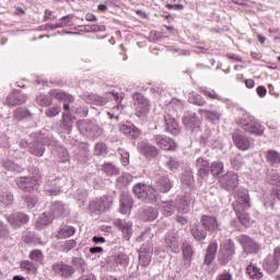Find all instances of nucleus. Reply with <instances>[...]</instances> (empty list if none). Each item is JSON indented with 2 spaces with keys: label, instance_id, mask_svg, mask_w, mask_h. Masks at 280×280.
Returning a JSON list of instances; mask_svg holds the SVG:
<instances>
[{
  "label": "nucleus",
  "instance_id": "30",
  "mask_svg": "<svg viewBox=\"0 0 280 280\" xmlns=\"http://www.w3.org/2000/svg\"><path fill=\"white\" fill-rule=\"evenodd\" d=\"M51 222H54V215H51V213L44 212L43 215L37 219L35 226L36 229L42 230L45 229L47 224H51Z\"/></svg>",
  "mask_w": 280,
  "mask_h": 280
},
{
  "label": "nucleus",
  "instance_id": "53",
  "mask_svg": "<svg viewBox=\"0 0 280 280\" xmlns=\"http://www.w3.org/2000/svg\"><path fill=\"white\" fill-rule=\"evenodd\" d=\"M119 154H120V161L124 167L128 166L130 164V153L124 149H119Z\"/></svg>",
  "mask_w": 280,
  "mask_h": 280
},
{
  "label": "nucleus",
  "instance_id": "54",
  "mask_svg": "<svg viewBox=\"0 0 280 280\" xmlns=\"http://www.w3.org/2000/svg\"><path fill=\"white\" fill-rule=\"evenodd\" d=\"M183 121H184L185 126H189V127H191V125L200 126V119H198V116H196V114H194L191 116V118L185 117Z\"/></svg>",
  "mask_w": 280,
  "mask_h": 280
},
{
  "label": "nucleus",
  "instance_id": "46",
  "mask_svg": "<svg viewBox=\"0 0 280 280\" xmlns=\"http://www.w3.org/2000/svg\"><path fill=\"white\" fill-rule=\"evenodd\" d=\"M27 117H32V113L25 108H16L14 112V118L18 119V121H21V119H27Z\"/></svg>",
  "mask_w": 280,
  "mask_h": 280
},
{
  "label": "nucleus",
  "instance_id": "12",
  "mask_svg": "<svg viewBox=\"0 0 280 280\" xmlns=\"http://www.w3.org/2000/svg\"><path fill=\"white\" fill-rule=\"evenodd\" d=\"M14 203V195L8 186L0 184V207H12Z\"/></svg>",
  "mask_w": 280,
  "mask_h": 280
},
{
  "label": "nucleus",
  "instance_id": "6",
  "mask_svg": "<svg viewBox=\"0 0 280 280\" xmlns=\"http://www.w3.org/2000/svg\"><path fill=\"white\" fill-rule=\"evenodd\" d=\"M233 255H235V244L231 241H225L221 244L219 249V261L223 266L229 264L231 259H233Z\"/></svg>",
  "mask_w": 280,
  "mask_h": 280
},
{
  "label": "nucleus",
  "instance_id": "59",
  "mask_svg": "<svg viewBox=\"0 0 280 280\" xmlns=\"http://www.w3.org/2000/svg\"><path fill=\"white\" fill-rule=\"evenodd\" d=\"M183 255L185 259H191V256L194 255V249L191 248V245L189 244L183 245Z\"/></svg>",
  "mask_w": 280,
  "mask_h": 280
},
{
  "label": "nucleus",
  "instance_id": "32",
  "mask_svg": "<svg viewBox=\"0 0 280 280\" xmlns=\"http://www.w3.org/2000/svg\"><path fill=\"white\" fill-rule=\"evenodd\" d=\"M119 130L120 132H122V135H126L127 137L137 138L139 137V135H141V132L137 127H135V125H122L120 126Z\"/></svg>",
  "mask_w": 280,
  "mask_h": 280
},
{
  "label": "nucleus",
  "instance_id": "1",
  "mask_svg": "<svg viewBox=\"0 0 280 280\" xmlns=\"http://www.w3.org/2000/svg\"><path fill=\"white\" fill-rule=\"evenodd\" d=\"M233 208L241 224H243V226H250V214L246 212V209H250V195L248 190L244 188L238 189Z\"/></svg>",
  "mask_w": 280,
  "mask_h": 280
},
{
  "label": "nucleus",
  "instance_id": "27",
  "mask_svg": "<svg viewBox=\"0 0 280 280\" xmlns=\"http://www.w3.org/2000/svg\"><path fill=\"white\" fill-rule=\"evenodd\" d=\"M199 115L203 117V119H208V121H212V124H215L222 117V114L215 110H208L200 108L198 110Z\"/></svg>",
  "mask_w": 280,
  "mask_h": 280
},
{
  "label": "nucleus",
  "instance_id": "40",
  "mask_svg": "<svg viewBox=\"0 0 280 280\" xmlns=\"http://www.w3.org/2000/svg\"><path fill=\"white\" fill-rule=\"evenodd\" d=\"M158 189L162 191V194H167L172 189V182L167 177H161L158 182Z\"/></svg>",
  "mask_w": 280,
  "mask_h": 280
},
{
  "label": "nucleus",
  "instance_id": "21",
  "mask_svg": "<svg viewBox=\"0 0 280 280\" xmlns=\"http://www.w3.org/2000/svg\"><path fill=\"white\" fill-rule=\"evenodd\" d=\"M130 209H132V197L126 192H122L120 196V213L124 215L130 213Z\"/></svg>",
  "mask_w": 280,
  "mask_h": 280
},
{
  "label": "nucleus",
  "instance_id": "10",
  "mask_svg": "<svg viewBox=\"0 0 280 280\" xmlns=\"http://www.w3.org/2000/svg\"><path fill=\"white\" fill-rule=\"evenodd\" d=\"M219 183L222 189H226V191H233V189H235V187L238 185L237 174L228 172L220 178Z\"/></svg>",
  "mask_w": 280,
  "mask_h": 280
},
{
  "label": "nucleus",
  "instance_id": "43",
  "mask_svg": "<svg viewBox=\"0 0 280 280\" xmlns=\"http://www.w3.org/2000/svg\"><path fill=\"white\" fill-rule=\"evenodd\" d=\"M163 215H172L174 213V201H164L161 205Z\"/></svg>",
  "mask_w": 280,
  "mask_h": 280
},
{
  "label": "nucleus",
  "instance_id": "11",
  "mask_svg": "<svg viewBox=\"0 0 280 280\" xmlns=\"http://www.w3.org/2000/svg\"><path fill=\"white\" fill-rule=\"evenodd\" d=\"M200 222L205 231H208L209 233H215L220 231V222L218 221V218L213 215L203 214L200 219Z\"/></svg>",
  "mask_w": 280,
  "mask_h": 280
},
{
  "label": "nucleus",
  "instance_id": "3",
  "mask_svg": "<svg viewBox=\"0 0 280 280\" xmlns=\"http://www.w3.org/2000/svg\"><path fill=\"white\" fill-rule=\"evenodd\" d=\"M133 194L139 200H148L149 202H154L156 200V189L147 184H136L133 186Z\"/></svg>",
  "mask_w": 280,
  "mask_h": 280
},
{
  "label": "nucleus",
  "instance_id": "58",
  "mask_svg": "<svg viewBox=\"0 0 280 280\" xmlns=\"http://www.w3.org/2000/svg\"><path fill=\"white\" fill-rule=\"evenodd\" d=\"M61 110H62V107L60 105L50 107L49 109L46 110V116L56 117L57 115H60Z\"/></svg>",
  "mask_w": 280,
  "mask_h": 280
},
{
  "label": "nucleus",
  "instance_id": "48",
  "mask_svg": "<svg viewBox=\"0 0 280 280\" xmlns=\"http://www.w3.org/2000/svg\"><path fill=\"white\" fill-rule=\"evenodd\" d=\"M129 261H130V258L128 257V255L124 253H120L115 257V264H117L118 266H122V268H126Z\"/></svg>",
  "mask_w": 280,
  "mask_h": 280
},
{
  "label": "nucleus",
  "instance_id": "22",
  "mask_svg": "<svg viewBox=\"0 0 280 280\" xmlns=\"http://www.w3.org/2000/svg\"><path fill=\"white\" fill-rule=\"evenodd\" d=\"M155 141L162 150H176V142L167 137L156 136Z\"/></svg>",
  "mask_w": 280,
  "mask_h": 280
},
{
  "label": "nucleus",
  "instance_id": "42",
  "mask_svg": "<svg viewBox=\"0 0 280 280\" xmlns=\"http://www.w3.org/2000/svg\"><path fill=\"white\" fill-rule=\"evenodd\" d=\"M102 171L104 174H107V176H117V174H119V168H117L113 163H105Z\"/></svg>",
  "mask_w": 280,
  "mask_h": 280
},
{
  "label": "nucleus",
  "instance_id": "33",
  "mask_svg": "<svg viewBox=\"0 0 280 280\" xmlns=\"http://www.w3.org/2000/svg\"><path fill=\"white\" fill-rule=\"evenodd\" d=\"M62 132L66 135H70L71 130L73 128V119L71 118V115L69 114H63L62 116V124L60 126Z\"/></svg>",
  "mask_w": 280,
  "mask_h": 280
},
{
  "label": "nucleus",
  "instance_id": "56",
  "mask_svg": "<svg viewBox=\"0 0 280 280\" xmlns=\"http://www.w3.org/2000/svg\"><path fill=\"white\" fill-rule=\"evenodd\" d=\"M75 246H78V243L74 240L65 241L61 244V248L62 250H66V253H69V250H72Z\"/></svg>",
  "mask_w": 280,
  "mask_h": 280
},
{
  "label": "nucleus",
  "instance_id": "38",
  "mask_svg": "<svg viewBox=\"0 0 280 280\" xmlns=\"http://www.w3.org/2000/svg\"><path fill=\"white\" fill-rule=\"evenodd\" d=\"M20 268L23 272H27L28 275H36L37 271L36 265L30 260L21 261Z\"/></svg>",
  "mask_w": 280,
  "mask_h": 280
},
{
  "label": "nucleus",
  "instance_id": "35",
  "mask_svg": "<svg viewBox=\"0 0 280 280\" xmlns=\"http://www.w3.org/2000/svg\"><path fill=\"white\" fill-rule=\"evenodd\" d=\"M73 15H66L59 20L58 23L50 25V30H56L58 27H73Z\"/></svg>",
  "mask_w": 280,
  "mask_h": 280
},
{
  "label": "nucleus",
  "instance_id": "45",
  "mask_svg": "<svg viewBox=\"0 0 280 280\" xmlns=\"http://www.w3.org/2000/svg\"><path fill=\"white\" fill-rule=\"evenodd\" d=\"M212 176H220L224 172V164L222 162H213L210 166Z\"/></svg>",
  "mask_w": 280,
  "mask_h": 280
},
{
  "label": "nucleus",
  "instance_id": "24",
  "mask_svg": "<svg viewBox=\"0 0 280 280\" xmlns=\"http://www.w3.org/2000/svg\"><path fill=\"white\" fill-rule=\"evenodd\" d=\"M164 121H165L166 132H170L171 135H178L179 128H178V122L176 121V119H174L170 115H166V116H164Z\"/></svg>",
  "mask_w": 280,
  "mask_h": 280
},
{
  "label": "nucleus",
  "instance_id": "28",
  "mask_svg": "<svg viewBox=\"0 0 280 280\" xmlns=\"http://www.w3.org/2000/svg\"><path fill=\"white\" fill-rule=\"evenodd\" d=\"M190 202H191V199L187 196L177 198L176 208L178 213H189Z\"/></svg>",
  "mask_w": 280,
  "mask_h": 280
},
{
  "label": "nucleus",
  "instance_id": "4",
  "mask_svg": "<svg viewBox=\"0 0 280 280\" xmlns=\"http://www.w3.org/2000/svg\"><path fill=\"white\" fill-rule=\"evenodd\" d=\"M132 100L137 117H145L150 113V101L141 93H135Z\"/></svg>",
  "mask_w": 280,
  "mask_h": 280
},
{
  "label": "nucleus",
  "instance_id": "52",
  "mask_svg": "<svg viewBox=\"0 0 280 280\" xmlns=\"http://www.w3.org/2000/svg\"><path fill=\"white\" fill-rule=\"evenodd\" d=\"M36 104H38L39 106H49L51 104V98H49V96L45 94H39L36 97Z\"/></svg>",
  "mask_w": 280,
  "mask_h": 280
},
{
  "label": "nucleus",
  "instance_id": "9",
  "mask_svg": "<svg viewBox=\"0 0 280 280\" xmlns=\"http://www.w3.org/2000/svg\"><path fill=\"white\" fill-rule=\"evenodd\" d=\"M5 220L11 226H13V229H21V226L30 222V217L24 212H13L11 214H7Z\"/></svg>",
  "mask_w": 280,
  "mask_h": 280
},
{
  "label": "nucleus",
  "instance_id": "41",
  "mask_svg": "<svg viewBox=\"0 0 280 280\" xmlns=\"http://www.w3.org/2000/svg\"><path fill=\"white\" fill-rule=\"evenodd\" d=\"M264 268L267 270V272H277L279 268V262L276 261L275 258L268 257L264 262Z\"/></svg>",
  "mask_w": 280,
  "mask_h": 280
},
{
  "label": "nucleus",
  "instance_id": "55",
  "mask_svg": "<svg viewBox=\"0 0 280 280\" xmlns=\"http://www.w3.org/2000/svg\"><path fill=\"white\" fill-rule=\"evenodd\" d=\"M8 237H10V229H8L3 221H0V238L8 240Z\"/></svg>",
  "mask_w": 280,
  "mask_h": 280
},
{
  "label": "nucleus",
  "instance_id": "25",
  "mask_svg": "<svg viewBox=\"0 0 280 280\" xmlns=\"http://www.w3.org/2000/svg\"><path fill=\"white\" fill-rule=\"evenodd\" d=\"M215 253H218V241L212 240L208 246L206 256H205V264L209 265L213 259H215Z\"/></svg>",
  "mask_w": 280,
  "mask_h": 280
},
{
  "label": "nucleus",
  "instance_id": "23",
  "mask_svg": "<svg viewBox=\"0 0 280 280\" xmlns=\"http://www.w3.org/2000/svg\"><path fill=\"white\" fill-rule=\"evenodd\" d=\"M152 261V247H141L140 254H139V264L140 266H150V262Z\"/></svg>",
  "mask_w": 280,
  "mask_h": 280
},
{
  "label": "nucleus",
  "instance_id": "19",
  "mask_svg": "<svg viewBox=\"0 0 280 280\" xmlns=\"http://www.w3.org/2000/svg\"><path fill=\"white\" fill-rule=\"evenodd\" d=\"M49 94L51 95V97H55V100H60L61 102H66L63 104V110H69V104H71L74 101L72 95L67 94L59 90H52L49 92Z\"/></svg>",
  "mask_w": 280,
  "mask_h": 280
},
{
  "label": "nucleus",
  "instance_id": "7",
  "mask_svg": "<svg viewBox=\"0 0 280 280\" xmlns=\"http://www.w3.org/2000/svg\"><path fill=\"white\" fill-rule=\"evenodd\" d=\"M16 186L19 189H22V191L32 192L34 189H38V176L35 177H27L22 176L18 177L15 179Z\"/></svg>",
  "mask_w": 280,
  "mask_h": 280
},
{
  "label": "nucleus",
  "instance_id": "15",
  "mask_svg": "<svg viewBox=\"0 0 280 280\" xmlns=\"http://www.w3.org/2000/svg\"><path fill=\"white\" fill-rule=\"evenodd\" d=\"M238 242L245 253H257L259 250V244L247 235L240 236Z\"/></svg>",
  "mask_w": 280,
  "mask_h": 280
},
{
  "label": "nucleus",
  "instance_id": "18",
  "mask_svg": "<svg viewBox=\"0 0 280 280\" xmlns=\"http://www.w3.org/2000/svg\"><path fill=\"white\" fill-rule=\"evenodd\" d=\"M106 97L117 102V106L114 107L112 112H108L110 119H119V115H121V112L124 110V106L119 105V94L115 92H107Z\"/></svg>",
  "mask_w": 280,
  "mask_h": 280
},
{
  "label": "nucleus",
  "instance_id": "37",
  "mask_svg": "<svg viewBox=\"0 0 280 280\" xmlns=\"http://www.w3.org/2000/svg\"><path fill=\"white\" fill-rule=\"evenodd\" d=\"M132 183V175L124 173L116 179V186L121 189L122 187H128Z\"/></svg>",
  "mask_w": 280,
  "mask_h": 280
},
{
  "label": "nucleus",
  "instance_id": "31",
  "mask_svg": "<svg viewBox=\"0 0 280 280\" xmlns=\"http://www.w3.org/2000/svg\"><path fill=\"white\" fill-rule=\"evenodd\" d=\"M75 235V228L71 225H63L57 232L58 240H67V237H71Z\"/></svg>",
  "mask_w": 280,
  "mask_h": 280
},
{
  "label": "nucleus",
  "instance_id": "16",
  "mask_svg": "<svg viewBox=\"0 0 280 280\" xmlns=\"http://www.w3.org/2000/svg\"><path fill=\"white\" fill-rule=\"evenodd\" d=\"M232 139L238 150H243V152L250 150V139H248V137L244 136L243 133L234 132Z\"/></svg>",
  "mask_w": 280,
  "mask_h": 280
},
{
  "label": "nucleus",
  "instance_id": "61",
  "mask_svg": "<svg viewBox=\"0 0 280 280\" xmlns=\"http://www.w3.org/2000/svg\"><path fill=\"white\" fill-rule=\"evenodd\" d=\"M24 202L28 209H34V207H36V202H38V199H36V197L26 196L24 198Z\"/></svg>",
  "mask_w": 280,
  "mask_h": 280
},
{
  "label": "nucleus",
  "instance_id": "29",
  "mask_svg": "<svg viewBox=\"0 0 280 280\" xmlns=\"http://www.w3.org/2000/svg\"><path fill=\"white\" fill-rule=\"evenodd\" d=\"M52 270L61 277H70V275L73 272V267L63 264H56L52 266Z\"/></svg>",
  "mask_w": 280,
  "mask_h": 280
},
{
  "label": "nucleus",
  "instance_id": "2",
  "mask_svg": "<svg viewBox=\"0 0 280 280\" xmlns=\"http://www.w3.org/2000/svg\"><path fill=\"white\" fill-rule=\"evenodd\" d=\"M236 124L241 126L245 132H249V135H264V125L254 116L243 115L236 120Z\"/></svg>",
  "mask_w": 280,
  "mask_h": 280
},
{
  "label": "nucleus",
  "instance_id": "20",
  "mask_svg": "<svg viewBox=\"0 0 280 280\" xmlns=\"http://www.w3.org/2000/svg\"><path fill=\"white\" fill-rule=\"evenodd\" d=\"M69 213V208L60 201H56L50 207V215L52 218H65Z\"/></svg>",
  "mask_w": 280,
  "mask_h": 280
},
{
  "label": "nucleus",
  "instance_id": "64",
  "mask_svg": "<svg viewBox=\"0 0 280 280\" xmlns=\"http://www.w3.org/2000/svg\"><path fill=\"white\" fill-rule=\"evenodd\" d=\"M198 175L200 178H207V176H209V163H205V165L198 170Z\"/></svg>",
  "mask_w": 280,
  "mask_h": 280
},
{
  "label": "nucleus",
  "instance_id": "14",
  "mask_svg": "<svg viewBox=\"0 0 280 280\" xmlns=\"http://www.w3.org/2000/svg\"><path fill=\"white\" fill-rule=\"evenodd\" d=\"M114 226L116 229H119V231L122 232L125 240H130L132 237V222L121 220V219H116L114 220Z\"/></svg>",
  "mask_w": 280,
  "mask_h": 280
},
{
  "label": "nucleus",
  "instance_id": "50",
  "mask_svg": "<svg viewBox=\"0 0 280 280\" xmlns=\"http://www.w3.org/2000/svg\"><path fill=\"white\" fill-rule=\"evenodd\" d=\"M28 257L35 264H42L43 262V252H40L39 249H35V250L31 252Z\"/></svg>",
  "mask_w": 280,
  "mask_h": 280
},
{
  "label": "nucleus",
  "instance_id": "36",
  "mask_svg": "<svg viewBox=\"0 0 280 280\" xmlns=\"http://www.w3.org/2000/svg\"><path fill=\"white\" fill-rule=\"evenodd\" d=\"M267 161L273 167H279V165H280V153L276 150L268 151Z\"/></svg>",
  "mask_w": 280,
  "mask_h": 280
},
{
  "label": "nucleus",
  "instance_id": "49",
  "mask_svg": "<svg viewBox=\"0 0 280 280\" xmlns=\"http://www.w3.org/2000/svg\"><path fill=\"white\" fill-rule=\"evenodd\" d=\"M200 93L205 94L206 97H209L210 100H219V102H224V98H222V96L218 95V93H215V91L213 90H206L200 88Z\"/></svg>",
  "mask_w": 280,
  "mask_h": 280
},
{
  "label": "nucleus",
  "instance_id": "39",
  "mask_svg": "<svg viewBox=\"0 0 280 280\" xmlns=\"http://www.w3.org/2000/svg\"><path fill=\"white\" fill-rule=\"evenodd\" d=\"M30 152L34 156H43L45 154V147L40 142H32L30 144Z\"/></svg>",
  "mask_w": 280,
  "mask_h": 280
},
{
  "label": "nucleus",
  "instance_id": "51",
  "mask_svg": "<svg viewBox=\"0 0 280 280\" xmlns=\"http://www.w3.org/2000/svg\"><path fill=\"white\" fill-rule=\"evenodd\" d=\"M94 152L97 154V156H104V154H107L108 148L104 142H98L95 145Z\"/></svg>",
  "mask_w": 280,
  "mask_h": 280
},
{
  "label": "nucleus",
  "instance_id": "13",
  "mask_svg": "<svg viewBox=\"0 0 280 280\" xmlns=\"http://www.w3.org/2000/svg\"><path fill=\"white\" fill-rule=\"evenodd\" d=\"M138 150L139 153L143 154L147 159H156V156H159V149L145 141L138 143Z\"/></svg>",
  "mask_w": 280,
  "mask_h": 280
},
{
  "label": "nucleus",
  "instance_id": "62",
  "mask_svg": "<svg viewBox=\"0 0 280 280\" xmlns=\"http://www.w3.org/2000/svg\"><path fill=\"white\" fill-rule=\"evenodd\" d=\"M166 165L171 172H175V170H178L180 167V163L177 162L176 159L171 158L167 162Z\"/></svg>",
  "mask_w": 280,
  "mask_h": 280
},
{
  "label": "nucleus",
  "instance_id": "17",
  "mask_svg": "<svg viewBox=\"0 0 280 280\" xmlns=\"http://www.w3.org/2000/svg\"><path fill=\"white\" fill-rule=\"evenodd\" d=\"M25 102H27V96L20 91H13L7 96L8 106H19L21 104H25Z\"/></svg>",
  "mask_w": 280,
  "mask_h": 280
},
{
  "label": "nucleus",
  "instance_id": "34",
  "mask_svg": "<svg viewBox=\"0 0 280 280\" xmlns=\"http://www.w3.org/2000/svg\"><path fill=\"white\" fill-rule=\"evenodd\" d=\"M246 270L250 279H256V280L264 279V272H261V269H259L257 265L250 264L249 266H247Z\"/></svg>",
  "mask_w": 280,
  "mask_h": 280
},
{
  "label": "nucleus",
  "instance_id": "44",
  "mask_svg": "<svg viewBox=\"0 0 280 280\" xmlns=\"http://www.w3.org/2000/svg\"><path fill=\"white\" fill-rule=\"evenodd\" d=\"M2 166L4 167V170H8L9 172H23V168H21V166H19L18 164L10 160H4L2 162Z\"/></svg>",
  "mask_w": 280,
  "mask_h": 280
},
{
  "label": "nucleus",
  "instance_id": "63",
  "mask_svg": "<svg viewBox=\"0 0 280 280\" xmlns=\"http://www.w3.org/2000/svg\"><path fill=\"white\" fill-rule=\"evenodd\" d=\"M270 185H277V187H280V175L277 172H272L269 177Z\"/></svg>",
  "mask_w": 280,
  "mask_h": 280
},
{
  "label": "nucleus",
  "instance_id": "47",
  "mask_svg": "<svg viewBox=\"0 0 280 280\" xmlns=\"http://www.w3.org/2000/svg\"><path fill=\"white\" fill-rule=\"evenodd\" d=\"M191 235L197 242H202V240H207V232L198 228L191 229Z\"/></svg>",
  "mask_w": 280,
  "mask_h": 280
},
{
  "label": "nucleus",
  "instance_id": "26",
  "mask_svg": "<svg viewBox=\"0 0 280 280\" xmlns=\"http://www.w3.org/2000/svg\"><path fill=\"white\" fill-rule=\"evenodd\" d=\"M165 243L173 253H176L180 246V241H178V234L176 233H168Z\"/></svg>",
  "mask_w": 280,
  "mask_h": 280
},
{
  "label": "nucleus",
  "instance_id": "8",
  "mask_svg": "<svg viewBox=\"0 0 280 280\" xmlns=\"http://www.w3.org/2000/svg\"><path fill=\"white\" fill-rule=\"evenodd\" d=\"M109 207H113V197L110 196L101 197L90 203V209L91 211H94V213H104V211H108Z\"/></svg>",
  "mask_w": 280,
  "mask_h": 280
},
{
  "label": "nucleus",
  "instance_id": "60",
  "mask_svg": "<svg viewBox=\"0 0 280 280\" xmlns=\"http://www.w3.org/2000/svg\"><path fill=\"white\" fill-rule=\"evenodd\" d=\"M189 102L190 104H196L197 106H205V104H207V101H205V98H202L201 96H189Z\"/></svg>",
  "mask_w": 280,
  "mask_h": 280
},
{
  "label": "nucleus",
  "instance_id": "57",
  "mask_svg": "<svg viewBox=\"0 0 280 280\" xmlns=\"http://www.w3.org/2000/svg\"><path fill=\"white\" fill-rule=\"evenodd\" d=\"M180 180L186 187H190V185H194V175L191 173H185L182 175Z\"/></svg>",
  "mask_w": 280,
  "mask_h": 280
},
{
  "label": "nucleus",
  "instance_id": "5",
  "mask_svg": "<svg viewBox=\"0 0 280 280\" xmlns=\"http://www.w3.org/2000/svg\"><path fill=\"white\" fill-rule=\"evenodd\" d=\"M78 129L81 132V135H84L85 137H91L92 139L101 137L102 135V128H100L97 124L89 120L79 121Z\"/></svg>",
  "mask_w": 280,
  "mask_h": 280
}]
</instances>
